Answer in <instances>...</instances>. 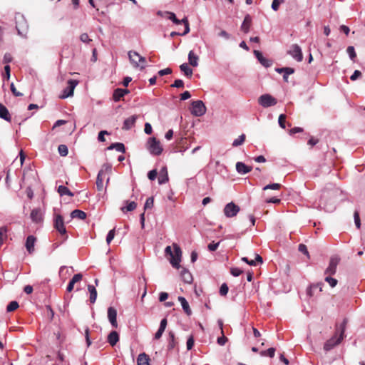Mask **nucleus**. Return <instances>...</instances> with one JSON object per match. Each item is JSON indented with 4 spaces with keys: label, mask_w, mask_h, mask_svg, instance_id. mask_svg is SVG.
<instances>
[{
    "label": "nucleus",
    "mask_w": 365,
    "mask_h": 365,
    "mask_svg": "<svg viewBox=\"0 0 365 365\" xmlns=\"http://www.w3.org/2000/svg\"><path fill=\"white\" fill-rule=\"evenodd\" d=\"M0 118L8 122H11V120L8 109L2 103H0Z\"/></svg>",
    "instance_id": "nucleus-23"
},
{
    "label": "nucleus",
    "mask_w": 365,
    "mask_h": 365,
    "mask_svg": "<svg viewBox=\"0 0 365 365\" xmlns=\"http://www.w3.org/2000/svg\"><path fill=\"white\" fill-rule=\"evenodd\" d=\"M71 54V49H70V47L67 44H65L62 48H61V51L60 52V56L61 57H66V58H68L70 56V55Z\"/></svg>",
    "instance_id": "nucleus-36"
},
{
    "label": "nucleus",
    "mask_w": 365,
    "mask_h": 365,
    "mask_svg": "<svg viewBox=\"0 0 365 365\" xmlns=\"http://www.w3.org/2000/svg\"><path fill=\"white\" fill-rule=\"evenodd\" d=\"M254 54L260 63L264 67L268 68L272 65V61L264 58L259 51L255 50Z\"/></svg>",
    "instance_id": "nucleus-16"
},
{
    "label": "nucleus",
    "mask_w": 365,
    "mask_h": 365,
    "mask_svg": "<svg viewBox=\"0 0 365 365\" xmlns=\"http://www.w3.org/2000/svg\"><path fill=\"white\" fill-rule=\"evenodd\" d=\"M229 290V287L226 283H223L220 288V294L222 296H225Z\"/></svg>",
    "instance_id": "nucleus-51"
},
{
    "label": "nucleus",
    "mask_w": 365,
    "mask_h": 365,
    "mask_svg": "<svg viewBox=\"0 0 365 365\" xmlns=\"http://www.w3.org/2000/svg\"><path fill=\"white\" fill-rule=\"evenodd\" d=\"M283 2L284 0H273L272 3V9L274 11H277L279 9V4Z\"/></svg>",
    "instance_id": "nucleus-58"
},
{
    "label": "nucleus",
    "mask_w": 365,
    "mask_h": 365,
    "mask_svg": "<svg viewBox=\"0 0 365 365\" xmlns=\"http://www.w3.org/2000/svg\"><path fill=\"white\" fill-rule=\"evenodd\" d=\"M361 72L359 70H356L354 73L350 77V79L351 81H356V79H358L359 77L361 76Z\"/></svg>",
    "instance_id": "nucleus-64"
},
{
    "label": "nucleus",
    "mask_w": 365,
    "mask_h": 365,
    "mask_svg": "<svg viewBox=\"0 0 365 365\" xmlns=\"http://www.w3.org/2000/svg\"><path fill=\"white\" fill-rule=\"evenodd\" d=\"M324 284L322 282L317 283L316 284L311 285L307 290V293L309 297H312L314 295V289H317V286H323Z\"/></svg>",
    "instance_id": "nucleus-45"
},
{
    "label": "nucleus",
    "mask_w": 365,
    "mask_h": 365,
    "mask_svg": "<svg viewBox=\"0 0 365 365\" xmlns=\"http://www.w3.org/2000/svg\"><path fill=\"white\" fill-rule=\"evenodd\" d=\"M172 87L175 88H183L184 87V83L182 80L181 79H177L174 81V83L171 85Z\"/></svg>",
    "instance_id": "nucleus-63"
},
{
    "label": "nucleus",
    "mask_w": 365,
    "mask_h": 365,
    "mask_svg": "<svg viewBox=\"0 0 365 365\" xmlns=\"http://www.w3.org/2000/svg\"><path fill=\"white\" fill-rule=\"evenodd\" d=\"M150 359L148 356L145 353H141L138 355L137 358V364L138 365H150L149 363Z\"/></svg>",
    "instance_id": "nucleus-28"
},
{
    "label": "nucleus",
    "mask_w": 365,
    "mask_h": 365,
    "mask_svg": "<svg viewBox=\"0 0 365 365\" xmlns=\"http://www.w3.org/2000/svg\"><path fill=\"white\" fill-rule=\"evenodd\" d=\"M88 290L90 294V302H91V303L93 304L96 302V298H97L96 289L95 286L89 284V285H88Z\"/></svg>",
    "instance_id": "nucleus-30"
},
{
    "label": "nucleus",
    "mask_w": 365,
    "mask_h": 365,
    "mask_svg": "<svg viewBox=\"0 0 365 365\" xmlns=\"http://www.w3.org/2000/svg\"><path fill=\"white\" fill-rule=\"evenodd\" d=\"M108 150H113V149H115L118 152H120V153H124L125 152V146L123 143H113L111 144L108 148Z\"/></svg>",
    "instance_id": "nucleus-33"
},
{
    "label": "nucleus",
    "mask_w": 365,
    "mask_h": 365,
    "mask_svg": "<svg viewBox=\"0 0 365 365\" xmlns=\"http://www.w3.org/2000/svg\"><path fill=\"white\" fill-rule=\"evenodd\" d=\"M13 60L12 55L9 53H6L4 56L3 62L4 63H9Z\"/></svg>",
    "instance_id": "nucleus-62"
},
{
    "label": "nucleus",
    "mask_w": 365,
    "mask_h": 365,
    "mask_svg": "<svg viewBox=\"0 0 365 365\" xmlns=\"http://www.w3.org/2000/svg\"><path fill=\"white\" fill-rule=\"evenodd\" d=\"M245 138H246V136H245V134H242V135H240L238 137V138L235 139V140L233 141V143H232V145H233L234 147H237V146H239V145H242V144L245 142Z\"/></svg>",
    "instance_id": "nucleus-40"
},
{
    "label": "nucleus",
    "mask_w": 365,
    "mask_h": 365,
    "mask_svg": "<svg viewBox=\"0 0 365 365\" xmlns=\"http://www.w3.org/2000/svg\"><path fill=\"white\" fill-rule=\"evenodd\" d=\"M276 71L279 73H285L287 75H290L294 73V69L290 67H284L280 68H276Z\"/></svg>",
    "instance_id": "nucleus-38"
},
{
    "label": "nucleus",
    "mask_w": 365,
    "mask_h": 365,
    "mask_svg": "<svg viewBox=\"0 0 365 365\" xmlns=\"http://www.w3.org/2000/svg\"><path fill=\"white\" fill-rule=\"evenodd\" d=\"M168 16V19L171 20L175 24H180V20L178 19L175 14L173 12H167Z\"/></svg>",
    "instance_id": "nucleus-49"
},
{
    "label": "nucleus",
    "mask_w": 365,
    "mask_h": 365,
    "mask_svg": "<svg viewBox=\"0 0 365 365\" xmlns=\"http://www.w3.org/2000/svg\"><path fill=\"white\" fill-rule=\"evenodd\" d=\"M78 81L76 80L70 79L68 81V86L63 91L62 95L60 98H66L73 95L75 87L78 85Z\"/></svg>",
    "instance_id": "nucleus-9"
},
{
    "label": "nucleus",
    "mask_w": 365,
    "mask_h": 365,
    "mask_svg": "<svg viewBox=\"0 0 365 365\" xmlns=\"http://www.w3.org/2000/svg\"><path fill=\"white\" fill-rule=\"evenodd\" d=\"M158 175V172L157 171V170L154 169V170H150L148 173V179L150 180V181H153L156 179L157 176Z\"/></svg>",
    "instance_id": "nucleus-50"
},
{
    "label": "nucleus",
    "mask_w": 365,
    "mask_h": 365,
    "mask_svg": "<svg viewBox=\"0 0 365 365\" xmlns=\"http://www.w3.org/2000/svg\"><path fill=\"white\" fill-rule=\"evenodd\" d=\"M59 154L61 156H66L68 153V148L66 145H60L58 148Z\"/></svg>",
    "instance_id": "nucleus-44"
},
{
    "label": "nucleus",
    "mask_w": 365,
    "mask_h": 365,
    "mask_svg": "<svg viewBox=\"0 0 365 365\" xmlns=\"http://www.w3.org/2000/svg\"><path fill=\"white\" fill-rule=\"evenodd\" d=\"M173 247L174 250L173 251L170 246H167L165 249V253L170 257V262L172 266L178 269L181 261L182 251L180 247L176 244H173Z\"/></svg>",
    "instance_id": "nucleus-2"
},
{
    "label": "nucleus",
    "mask_w": 365,
    "mask_h": 365,
    "mask_svg": "<svg viewBox=\"0 0 365 365\" xmlns=\"http://www.w3.org/2000/svg\"><path fill=\"white\" fill-rule=\"evenodd\" d=\"M58 192L60 194L61 196L66 195L69 196L73 195V194L68 190V188L64 185H60L58 187Z\"/></svg>",
    "instance_id": "nucleus-34"
},
{
    "label": "nucleus",
    "mask_w": 365,
    "mask_h": 365,
    "mask_svg": "<svg viewBox=\"0 0 365 365\" xmlns=\"http://www.w3.org/2000/svg\"><path fill=\"white\" fill-rule=\"evenodd\" d=\"M11 68L10 66L6 65L4 66V73L3 74L4 78L9 80L10 78Z\"/></svg>",
    "instance_id": "nucleus-59"
},
{
    "label": "nucleus",
    "mask_w": 365,
    "mask_h": 365,
    "mask_svg": "<svg viewBox=\"0 0 365 365\" xmlns=\"http://www.w3.org/2000/svg\"><path fill=\"white\" fill-rule=\"evenodd\" d=\"M123 89L116 88L113 94V99L114 101L118 102L123 97Z\"/></svg>",
    "instance_id": "nucleus-35"
},
{
    "label": "nucleus",
    "mask_w": 365,
    "mask_h": 365,
    "mask_svg": "<svg viewBox=\"0 0 365 365\" xmlns=\"http://www.w3.org/2000/svg\"><path fill=\"white\" fill-rule=\"evenodd\" d=\"M275 354V349L274 348H269L267 350L262 351L260 352V355L262 356H268L270 358H273Z\"/></svg>",
    "instance_id": "nucleus-39"
},
{
    "label": "nucleus",
    "mask_w": 365,
    "mask_h": 365,
    "mask_svg": "<svg viewBox=\"0 0 365 365\" xmlns=\"http://www.w3.org/2000/svg\"><path fill=\"white\" fill-rule=\"evenodd\" d=\"M191 106V113L195 116H202L206 112V107L202 101H192Z\"/></svg>",
    "instance_id": "nucleus-4"
},
{
    "label": "nucleus",
    "mask_w": 365,
    "mask_h": 365,
    "mask_svg": "<svg viewBox=\"0 0 365 365\" xmlns=\"http://www.w3.org/2000/svg\"><path fill=\"white\" fill-rule=\"evenodd\" d=\"M324 280L329 283L330 287L332 288L335 287L338 283V281L336 279L331 277L330 275L327 276Z\"/></svg>",
    "instance_id": "nucleus-42"
},
{
    "label": "nucleus",
    "mask_w": 365,
    "mask_h": 365,
    "mask_svg": "<svg viewBox=\"0 0 365 365\" xmlns=\"http://www.w3.org/2000/svg\"><path fill=\"white\" fill-rule=\"evenodd\" d=\"M279 125L282 128H285L286 115L281 114L278 119Z\"/></svg>",
    "instance_id": "nucleus-55"
},
{
    "label": "nucleus",
    "mask_w": 365,
    "mask_h": 365,
    "mask_svg": "<svg viewBox=\"0 0 365 365\" xmlns=\"http://www.w3.org/2000/svg\"><path fill=\"white\" fill-rule=\"evenodd\" d=\"M127 204L125 209L128 212L134 210L137 207V204L134 201L127 202Z\"/></svg>",
    "instance_id": "nucleus-57"
},
{
    "label": "nucleus",
    "mask_w": 365,
    "mask_h": 365,
    "mask_svg": "<svg viewBox=\"0 0 365 365\" xmlns=\"http://www.w3.org/2000/svg\"><path fill=\"white\" fill-rule=\"evenodd\" d=\"M71 218L84 220L86 217V213L81 210H74L71 213Z\"/></svg>",
    "instance_id": "nucleus-29"
},
{
    "label": "nucleus",
    "mask_w": 365,
    "mask_h": 365,
    "mask_svg": "<svg viewBox=\"0 0 365 365\" xmlns=\"http://www.w3.org/2000/svg\"><path fill=\"white\" fill-rule=\"evenodd\" d=\"M154 198L153 197H148L144 205V209H151L153 207Z\"/></svg>",
    "instance_id": "nucleus-48"
},
{
    "label": "nucleus",
    "mask_w": 365,
    "mask_h": 365,
    "mask_svg": "<svg viewBox=\"0 0 365 365\" xmlns=\"http://www.w3.org/2000/svg\"><path fill=\"white\" fill-rule=\"evenodd\" d=\"M257 262L262 263V257L258 254L255 255V260H253V259L249 260L247 264L251 266H255L257 264Z\"/></svg>",
    "instance_id": "nucleus-47"
},
{
    "label": "nucleus",
    "mask_w": 365,
    "mask_h": 365,
    "mask_svg": "<svg viewBox=\"0 0 365 365\" xmlns=\"http://www.w3.org/2000/svg\"><path fill=\"white\" fill-rule=\"evenodd\" d=\"M158 182H167L169 180L168 169L163 166L158 173Z\"/></svg>",
    "instance_id": "nucleus-19"
},
{
    "label": "nucleus",
    "mask_w": 365,
    "mask_h": 365,
    "mask_svg": "<svg viewBox=\"0 0 365 365\" xmlns=\"http://www.w3.org/2000/svg\"><path fill=\"white\" fill-rule=\"evenodd\" d=\"M54 227L61 235L66 234V229L64 225V222L61 215H56L54 219Z\"/></svg>",
    "instance_id": "nucleus-12"
},
{
    "label": "nucleus",
    "mask_w": 365,
    "mask_h": 365,
    "mask_svg": "<svg viewBox=\"0 0 365 365\" xmlns=\"http://www.w3.org/2000/svg\"><path fill=\"white\" fill-rule=\"evenodd\" d=\"M251 166L246 165L242 162H237L236 163V170L240 174H246L252 170Z\"/></svg>",
    "instance_id": "nucleus-20"
},
{
    "label": "nucleus",
    "mask_w": 365,
    "mask_h": 365,
    "mask_svg": "<svg viewBox=\"0 0 365 365\" xmlns=\"http://www.w3.org/2000/svg\"><path fill=\"white\" fill-rule=\"evenodd\" d=\"M119 341V335L115 331H112L108 336V341L112 346H115Z\"/></svg>",
    "instance_id": "nucleus-25"
},
{
    "label": "nucleus",
    "mask_w": 365,
    "mask_h": 365,
    "mask_svg": "<svg viewBox=\"0 0 365 365\" xmlns=\"http://www.w3.org/2000/svg\"><path fill=\"white\" fill-rule=\"evenodd\" d=\"M280 188V184H267L266 186L263 187V190H279Z\"/></svg>",
    "instance_id": "nucleus-54"
},
{
    "label": "nucleus",
    "mask_w": 365,
    "mask_h": 365,
    "mask_svg": "<svg viewBox=\"0 0 365 365\" xmlns=\"http://www.w3.org/2000/svg\"><path fill=\"white\" fill-rule=\"evenodd\" d=\"M230 273L234 277H238L242 273V270L238 267H232L230 269Z\"/></svg>",
    "instance_id": "nucleus-56"
},
{
    "label": "nucleus",
    "mask_w": 365,
    "mask_h": 365,
    "mask_svg": "<svg viewBox=\"0 0 365 365\" xmlns=\"http://www.w3.org/2000/svg\"><path fill=\"white\" fill-rule=\"evenodd\" d=\"M80 40L81 42L85 43H90L92 42V39L89 37L87 33H83L80 35Z\"/></svg>",
    "instance_id": "nucleus-46"
},
{
    "label": "nucleus",
    "mask_w": 365,
    "mask_h": 365,
    "mask_svg": "<svg viewBox=\"0 0 365 365\" xmlns=\"http://www.w3.org/2000/svg\"><path fill=\"white\" fill-rule=\"evenodd\" d=\"M19 307V303L16 301H11L6 307L8 312H13Z\"/></svg>",
    "instance_id": "nucleus-41"
},
{
    "label": "nucleus",
    "mask_w": 365,
    "mask_h": 365,
    "mask_svg": "<svg viewBox=\"0 0 365 365\" xmlns=\"http://www.w3.org/2000/svg\"><path fill=\"white\" fill-rule=\"evenodd\" d=\"M258 103L262 106H263L264 108H267V107L276 105L277 101L271 95H269V94H264V95H262L258 98Z\"/></svg>",
    "instance_id": "nucleus-8"
},
{
    "label": "nucleus",
    "mask_w": 365,
    "mask_h": 365,
    "mask_svg": "<svg viewBox=\"0 0 365 365\" xmlns=\"http://www.w3.org/2000/svg\"><path fill=\"white\" fill-rule=\"evenodd\" d=\"M339 262V259L336 257H331L329 266L324 271V274L327 275H334L336 272L337 265Z\"/></svg>",
    "instance_id": "nucleus-11"
},
{
    "label": "nucleus",
    "mask_w": 365,
    "mask_h": 365,
    "mask_svg": "<svg viewBox=\"0 0 365 365\" xmlns=\"http://www.w3.org/2000/svg\"><path fill=\"white\" fill-rule=\"evenodd\" d=\"M36 242V237L34 235H29L26 237L25 242V247L29 254H33L35 251V244Z\"/></svg>",
    "instance_id": "nucleus-14"
},
{
    "label": "nucleus",
    "mask_w": 365,
    "mask_h": 365,
    "mask_svg": "<svg viewBox=\"0 0 365 365\" xmlns=\"http://www.w3.org/2000/svg\"><path fill=\"white\" fill-rule=\"evenodd\" d=\"M180 68L184 74L188 77L191 78L192 76V69L190 68L187 63H182L180 66Z\"/></svg>",
    "instance_id": "nucleus-32"
},
{
    "label": "nucleus",
    "mask_w": 365,
    "mask_h": 365,
    "mask_svg": "<svg viewBox=\"0 0 365 365\" xmlns=\"http://www.w3.org/2000/svg\"><path fill=\"white\" fill-rule=\"evenodd\" d=\"M252 24V18L247 14L245 16L242 24L241 26V30L245 33H248Z\"/></svg>",
    "instance_id": "nucleus-22"
},
{
    "label": "nucleus",
    "mask_w": 365,
    "mask_h": 365,
    "mask_svg": "<svg viewBox=\"0 0 365 365\" xmlns=\"http://www.w3.org/2000/svg\"><path fill=\"white\" fill-rule=\"evenodd\" d=\"M198 56L195 54L193 51H190L188 53L189 64L193 67H197L198 66Z\"/></svg>",
    "instance_id": "nucleus-27"
},
{
    "label": "nucleus",
    "mask_w": 365,
    "mask_h": 365,
    "mask_svg": "<svg viewBox=\"0 0 365 365\" xmlns=\"http://www.w3.org/2000/svg\"><path fill=\"white\" fill-rule=\"evenodd\" d=\"M128 54L129 60L133 67L138 68L140 66V63H138L140 54L138 52L133 51H130Z\"/></svg>",
    "instance_id": "nucleus-18"
},
{
    "label": "nucleus",
    "mask_w": 365,
    "mask_h": 365,
    "mask_svg": "<svg viewBox=\"0 0 365 365\" xmlns=\"http://www.w3.org/2000/svg\"><path fill=\"white\" fill-rule=\"evenodd\" d=\"M7 228L5 226L0 227V246L3 245L4 241L7 238Z\"/></svg>",
    "instance_id": "nucleus-37"
},
{
    "label": "nucleus",
    "mask_w": 365,
    "mask_h": 365,
    "mask_svg": "<svg viewBox=\"0 0 365 365\" xmlns=\"http://www.w3.org/2000/svg\"><path fill=\"white\" fill-rule=\"evenodd\" d=\"M108 321L110 323L111 326L113 328L118 327L117 311L113 307H110L108 309Z\"/></svg>",
    "instance_id": "nucleus-13"
},
{
    "label": "nucleus",
    "mask_w": 365,
    "mask_h": 365,
    "mask_svg": "<svg viewBox=\"0 0 365 365\" xmlns=\"http://www.w3.org/2000/svg\"><path fill=\"white\" fill-rule=\"evenodd\" d=\"M220 242H216V243H215L214 242H211V243H210V244L208 245L207 248H208V250H209L210 252L215 251V250L218 248V247H219V245H220Z\"/></svg>",
    "instance_id": "nucleus-60"
},
{
    "label": "nucleus",
    "mask_w": 365,
    "mask_h": 365,
    "mask_svg": "<svg viewBox=\"0 0 365 365\" xmlns=\"http://www.w3.org/2000/svg\"><path fill=\"white\" fill-rule=\"evenodd\" d=\"M180 276L184 282L190 284L192 282V276L191 273L186 269H182Z\"/></svg>",
    "instance_id": "nucleus-26"
},
{
    "label": "nucleus",
    "mask_w": 365,
    "mask_h": 365,
    "mask_svg": "<svg viewBox=\"0 0 365 365\" xmlns=\"http://www.w3.org/2000/svg\"><path fill=\"white\" fill-rule=\"evenodd\" d=\"M37 171L33 168H28L24 170L23 174V181L24 182H35L38 180Z\"/></svg>",
    "instance_id": "nucleus-7"
},
{
    "label": "nucleus",
    "mask_w": 365,
    "mask_h": 365,
    "mask_svg": "<svg viewBox=\"0 0 365 365\" xmlns=\"http://www.w3.org/2000/svg\"><path fill=\"white\" fill-rule=\"evenodd\" d=\"M288 53L298 62H300L303 60L302 49L297 44L292 45L289 50L288 51Z\"/></svg>",
    "instance_id": "nucleus-10"
},
{
    "label": "nucleus",
    "mask_w": 365,
    "mask_h": 365,
    "mask_svg": "<svg viewBox=\"0 0 365 365\" xmlns=\"http://www.w3.org/2000/svg\"><path fill=\"white\" fill-rule=\"evenodd\" d=\"M346 51L349 53L351 60H354L356 57L355 49L353 46H348Z\"/></svg>",
    "instance_id": "nucleus-53"
},
{
    "label": "nucleus",
    "mask_w": 365,
    "mask_h": 365,
    "mask_svg": "<svg viewBox=\"0 0 365 365\" xmlns=\"http://www.w3.org/2000/svg\"><path fill=\"white\" fill-rule=\"evenodd\" d=\"M194 346V338L193 336H190L187 340V349L190 350Z\"/></svg>",
    "instance_id": "nucleus-61"
},
{
    "label": "nucleus",
    "mask_w": 365,
    "mask_h": 365,
    "mask_svg": "<svg viewBox=\"0 0 365 365\" xmlns=\"http://www.w3.org/2000/svg\"><path fill=\"white\" fill-rule=\"evenodd\" d=\"M347 322V319H344L339 327L336 328L334 335L324 343V349L326 351L331 350L341 342L345 336L344 333Z\"/></svg>",
    "instance_id": "nucleus-1"
},
{
    "label": "nucleus",
    "mask_w": 365,
    "mask_h": 365,
    "mask_svg": "<svg viewBox=\"0 0 365 365\" xmlns=\"http://www.w3.org/2000/svg\"><path fill=\"white\" fill-rule=\"evenodd\" d=\"M181 24H183L185 26V31L182 33V35H186L190 32V24L187 17L183 18L180 20Z\"/></svg>",
    "instance_id": "nucleus-43"
},
{
    "label": "nucleus",
    "mask_w": 365,
    "mask_h": 365,
    "mask_svg": "<svg viewBox=\"0 0 365 365\" xmlns=\"http://www.w3.org/2000/svg\"><path fill=\"white\" fill-rule=\"evenodd\" d=\"M136 119H137L136 115H132V116L126 118L124 120L123 125L122 128L123 130L130 129L135 125Z\"/></svg>",
    "instance_id": "nucleus-21"
},
{
    "label": "nucleus",
    "mask_w": 365,
    "mask_h": 365,
    "mask_svg": "<svg viewBox=\"0 0 365 365\" xmlns=\"http://www.w3.org/2000/svg\"><path fill=\"white\" fill-rule=\"evenodd\" d=\"M112 172V168L109 165H103L102 169L99 171L97 176L96 182H103L106 181V182H109L110 181V174Z\"/></svg>",
    "instance_id": "nucleus-6"
},
{
    "label": "nucleus",
    "mask_w": 365,
    "mask_h": 365,
    "mask_svg": "<svg viewBox=\"0 0 365 365\" xmlns=\"http://www.w3.org/2000/svg\"><path fill=\"white\" fill-rule=\"evenodd\" d=\"M115 237V229L110 230L106 236V242L109 245Z\"/></svg>",
    "instance_id": "nucleus-52"
},
{
    "label": "nucleus",
    "mask_w": 365,
    "mask_h": 365,
    "mask_svg": "<svg viewBox=\"0 0 365 365\" xmlns=\"http://www.w3.org/2000/svg\"><path fill=\"white\" fill-rule=\"evenodd\" d=\"M30 217L33 222L39 223L43 220V215L40 208H34L31 210Z\"/></svg>",
    "instance_id": "nucleus-15"
},
{
    "label": "nucleus",
    "mask_w": 365,
    "mask_h": 365,
    "mask_svg": "<svg viewBox=\"0 0 365 365\" xmlns=\"http://www.w3.org/2000/svg\"><path fill=\"white\" fill-rule=\"evenodd\" d=\"M240 210V207L235 204L233 202H231L225 206L223 212L225 217L230 218L236 216Z\"/></svg>",
    "instance_id": "nucleus-5"
},
{
    "label": "nucleus",
    "mask_w": 365,
    "mask_h": 365,
    "mask_svg": "<svg viewBox=\"0 0 365 365\" xmlns=\"http://www.w3.org/2000/svg\"><path fill=\"white\" fill-rule=\"evenodd\" d=\"M178 345V341L175 339V333L173 331H169L168 337V350L171 351Z\"/></svg>",
    "instance_id": "nucleus-17"
},
{
    "label": "nucleus",
    "mask_w": 365,
    "mask_h": 365,
    "mask_svg": "<svg viewBox=\"0 0 365 365\" xmlns=\"http://www.w3.org/2000/svg\"><path fill=\"white\" fill-rule=\"evenodd\" d=\"M148 149L154 155H160L163 152L160 142L155 137L149 138L148 141Z\"/></svg>",
    "instance_id": "nucleus-3"
},
{
    "label": "nucleus",
    "mask_w": 365,
    "mask_h": 365,
    "mask_svg": "<svg viewBox=\"0 0 365 365\" xmlns=\"http://www.w3.org/2000/svg\"><path fill=\"white\" fill-rule=\"evenodd\" d=\"M215 33L216 36L224 38L225 39H229L230 35L225 30L220 29L219 26L215 27Z\"/></svg>",
    "instance_id": "nucleus-31"
},
{
    "label": "nucleus",
    "mask_w": 365,
    "mask_h": 365,
    "mask_svg": "<svg viewBox=\"0 0 365 365\" xmlns=\"http://www.w3.org/2000/svg\"><path fill=\"white\" fill-rule=\"evenodd\" d=\"M178 301L180 302L183 311L188 315H191L192 311L186 299L183 297H178Z\"/></svg>",
    "instance_id": "nucleus-24"
}]
</instances>
